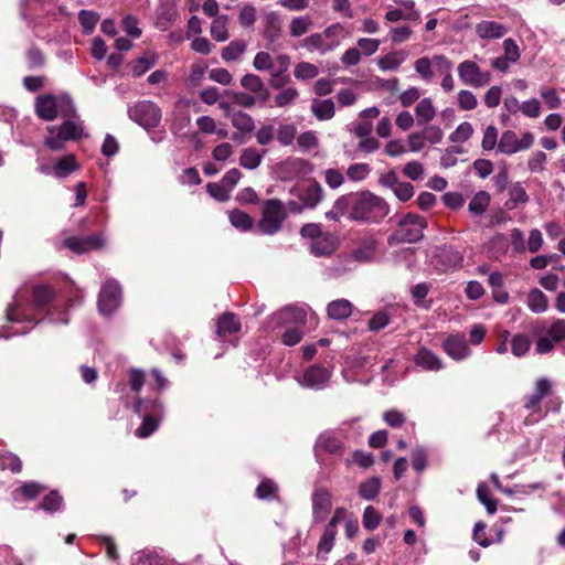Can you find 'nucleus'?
Masks as SVG:
<instances>
[{
  "instance_id": "nucleus-1",
  "label": "nucleus",
  "mask_w": 565,
  "mask_h": 565,
  "mask_svg": "<svg viewBox=\"0 0 565 565\" xmlns=\"http://www.w3.org/2000/svg\"><path fill=\"white\" fill-rule=\"evenodd\" d=\"M46 311L45 318L52 323L68 322L67 311L62 309L55 291L46 285H36L32 291V300L24 292H18L13 302L7 308V319L13 323H26L28 327L15 329L11 335L26 334L41 320L38 315Z\"/></svg>"
},
{
  "instance_id": "nucleus-58",
  "label": "nucleus",
  "mask_w": 565,
  "mask_h": 565,
  "mask_svg": "<svg viewBox=\"0 0 565 565\" xmlns=\"http://www.w3.org/2000/svg\"><path fill=\"white\" fill-rule=\"evenodd\" d=\"M297 134V128L294 124L280 125L277 130V140L281 146H290Z\"/></svg>"
},
{
  "instance_id": "nucleus-35",
  "label": "nucleus",
  "mask_w": 565,
  "mask_h": 565,
  "mask_svg": "<svg viewBox=\"0 0 565 565\" xmlns=\"http://www.w3.org/2000/svg\"><path fill=\"white\" fill-rule=\"evenodd\" d=\"M79 166L74 154H67L58 159L53 166V174L58 179H64L72 172L78 170Z\"/></svg>"
},
{
  "instance_id": "nucleus-44",
  "label": "nucleus",
  "mask_w": 565,
  "mask_h": 565,
  "mask_svg": "<svg viewBox=\"0 0 565 565\" xmlns=\"http://www.w3.org/2000/svg\"><path fill=\"white\" fill-rule=\"evenodd\" d=\"M431 288H433V284L427 282V281L418 282L415 286H413L411 289V294H412L414 305L417 307H423L425 309H428L430 307V302L426 305L425 298L427 297V295L429 294Z\"/></svg>"
},
{
  "instance_id": "nucleus-9",
  "label": "nucleus",
  "mask_w": 565,
  "mask_h": 565,
  "mask_svg": "<svg viewBox=\"0 0 565 565\" xmlns=\"http://www.w3.org/2000/svg\"><path fill=\"white\" fill-rule=\"evenodd\" d=\"M331 376V369L315 363L306 367L302 373L297 374L295 379L301 387L312 391H322L329 386Z\"/></svg>"
},
{
  "instance_id": "nucleus-45",
  "label": "nucleus",
  "mask_w": 565,
  "mask_h": 565,
  "mask_svg": "<svg viewBox=\"0 0 565 565\" xmlns=\"http://www.w3.org/2000/svg\"><path fill=\"white\" fill-rule=\"evenodd\" d=\"M247 43L243 40L232 41L227 46L222 49L221 56L226 62L237 60L246 50Z\"/></svg>"
},
{
  "instance_id": "nucleus-14",
  "label": "nucleus",
  "mask_w": 565,
  "mask_h": 565,
  "mask_svg": "<svg viewBox=\"0 0 565 565\" xmlns=\"http://www.w3.org/2000/svg\"><path fill=\"white\" fill-rule=\"evenodd\" d=\"M345 445L340 436L332 430L321 433L315 443V456L321 460L323 455L341 457L344 454Z\"/></svg>"
},
{
  "instance_id": "nucleus-51",
  "label": "nucleus",
  "mask_w": 565,
  "mask_h": 565,
  "mask_svg": "<svg viewBox=\"0 0 565 565\" xmlns=\"http://www.w3.org/2000/svg\"><path fill=\"white\" fill-rule=\"evenodd\" d=\"M99 20V15L89 10H81L78 13V21L82 26L83 33L89 35L94 32L95 26Z\"/></svg>"
},
{
  "instance_id": "nucleus-63",
  "label": "nucleus",
  "mask_w": 565,
  "mask_h": 565,
  "mask_svg": "<svg viewBox=\"0 0 565 565\" xmlns=\"http://www.w3.org/2000/svg\"><path fill=\"white\" fill-rule=\"evenodd\" d=\"M411 459H412L413 469L415 471L422 472V471H424L426 469V467H427V451H426V449L423 446H417L412 451Z\"/></svg>"
},
{
  "instance_id": "nucleus-56",
  "label": "nucleus",
  "mask_w": 565,
  "mask_h": 565,
  "mask_svg": "<svg viewBox=\"0 0 565 565\" xmlns=\"http://www.w3.org/2000/svg\"><path fill=\"white\" fill-rule=\"evenodd\" d=\"M381 520H382V515L374 507L367 505L364 509L363 515H362V523L366 530H369V531L375 530L380 525Z\"/></svg>"
},
{
  "instance_id": "nucleus-16",
  "label": "nucleus",
  "mask_w": 565,
  "mask_h": 565,
  "mask_svg": "<svg viewBox=\"0 0 565 565\" xmlns=\"http://www.w3.org/2000/svg\"><path fill=\"white\" fill-rule=\"evenodd\" d=\"M61 106L66 108L62 102V96L57 99L53 94H44L35 99V113L41 119L46 121L54 120L57 114L61 115Z\"/></svg>"
},
{
  "instance_id": "nucleus-48",
  "label": "nucleus",
  "mask_w": 565,
  "mask_h": 565,
  "mask_svg": "<svg viewBox=\"0 0 565 565\" xmlns=\"http://www.w3.org/2000/svg\"><path fill=\"white\" fill-rule=\"evenodd\" d=\"M211 36L217 42H224L228 39L227 17H216L211 24Z\"/></svg>"
},
{
  "instance_id": "nucleus-28",
  "label": "nucleus",
  "mask_w": 565,
  "mask_h": 565,
  "mask_svg": "<svg viewBox=\"0 0 565 565\" xmlns=\"http://www.w3.org/2000/svg\"><path fill=\"white\" fill-rule=\"evenodd\" d=\"M337 238L333 235L322 234L318 239L311 241L310 252L317 257L330 256L337 249Z\"/></svg>"
},
{
  "instance_id": "nucleus-4",
  "label": "nucleus",
  "mask_w": 565,
  "mask_h": 565,
  "mask_svg": "<svg viewBox=\"0 0 565 565\" xmlns=\"http://www.w3.org/2000/svg\"><path fill=\"white\" fill-rule=\"evenodd\" d=\"M390 213V204L370 192H354L353 211L349 218L359 223L380 224Z\"/></svg>"
},
{
  "instance_id": "nucleus-62",
  "label": "nucleus",
  "mask_w": 565,
  "mask_h": 565,
  "mask_svg": "<svg viewBox=\"0 0 565 565\" xmlns=\"http://www.w3.org/2000/svg\"><path fill=\"white\" fill-rule=\"evenodd\" d=\"M299 96L295 87H287L275 96V105L277 107H286L291 105Z\"/></svg>"
},
{
  "instance_id": "nucleus-40",
  "label": "nucleus",
  "mask_w": 565,
  "mask_h": 565,
  "mask_svg": "<svg viewBox=\"0 0 565 565\" xmlns=\"http://www.w3.org/2000/svg\"><path fill=\"white\" fill-rule=\"evenodd\" d=\"M381 486V479L379 477H372L360 483L359 494L362 499L372 501L379 495Z\"/></svg>"
},
{
  "instance_id": "nucleus-21",
  "label": "nucleus",
  "mask_w": 565,
  "mask_h": 565,
  "mask_svg": "<svg viewBox=\"0 0 565 565\" xmlns=\"http://www.w3.org/2000/svg\"><path fill=\"white\" fill-rule=\"evenodd\" d=\"M339 44V40L326 41L321 33H312L302 41V47L309 52H318L321 55L333 51Z\"/></svg>"
},
{
  "instance_id": "nucleus-53",
  "label": "nucleus",
  "mask_w": 565,
  "mask_h": 565,
  "mask_svg": "<svg viewBox=\"0 0 565 565\" xmlns=\"http://www.w3.org/2000/svg\"><path fill=\"white\" fill-rule=\"evenodd\" d=\"M278 491L277 484L270 479H263L256 488V497L260 500H273Z\"/></svg>"
},
{
  "instance_id": "nucleus-6",
  "label": "nucleus",
  "mask_w": 565,
  "mask_h": 565,
  "mask_svg": "<svg viewBox=\"0 0 565 565\" xmlns=\"http://www.w3.org/2000/svg\"><path fill=\"white\" fill-rule=\"evenodd\" d=\"M397 230L392 234L391 238L397 243H418L424 237V231L427 228L425 217L408 212L397 221Z\"/></svg>"
},
{
  "instance_id": "nucleus-29",
  "label": "nucleus",
  "mask_w": 565,
  "mask_h": 565,
  "mask_svg": "<svg viewBox=\"0 0 565 565\" xmlns=\"http://www.w3.org/2000/svg\"><path fill=\"white\" fill-rule=\"evenodd\" d=\"M241 330L238 318L232 312L221 315L216 320V333L218 337L237 333Z\"/></svg>"
},
{
  "instance_id": "nucleus-38",
  "label": "nucleus",
  "mask_w": 565,
  "mask_h": 565,
  "mask_svg": "<svg viewBox=\"0 0 565 565\" xmlns=\"http://www.w3.org/2000/svg\"><path fill=\"white\" fill-rule=\"evenodd\" d=\"M175 15L177 10L173 4H161L157 10L156 26L161 31L168 30Z\"/></svg>"
},
{
  "instance_id": "nucleus-47",
  "label": "nucleus",
  "mask_w": 565,
  "mask_h": 565,
  "mask_svg": "<svg viewBox=\"0 0 565 565\" xmlns=\"http://www.w3.org/2000/svg\"><path fill=\"white\" fill-rule=\"evenodd\" d=\"M232 125L237 130L245 134L252 132L255 129V121L253 117L244 111H237L233 114Z\"/></svg>"
},
{
  "instance_id": "nucleus-24",
  "label": "nucleus",
  "mask_w": 565,
  "mask_h": 565,
  "mask_svg": "<svg viewBox=\"0 0 565 565\" xmlns=\"http://www.w3.org/2000/svg\"><path fill=\"white\" fill-rule=\"evenodd\" d=\"M398 308L395 306H386L375 311L367 322V329L372 332H379L386 328L393 320Z\"/></svg>"
},
{
  "instance_id": "nucleus-61",
  "label": "nucleus",
  "mask_w": 565,
  "mask_h": 565,
  "mask_svg": "<svg viewBox=\"0 0 565 565\" xmlns=\"http://www.w3.org/2000/svg\"><path fill=\"white\" fill-rule=\"evenodd\" d=\"M354 192L339 196L332 207L341 217L353 211Z\"/></svg>"
},
{
  "instance_id": "nucleus-5",
  "label": "nucleus",
  "mask_w": 565,
  "mask_h": 565,
  "mask_svg": "<svg viewBox=\"0 0 565 565\" xmlns=\"http://www.w3.org/2000/svg\"><path fill=\"white\" fill-rule=\"evenodd\" d=\"M134 412L142 417L141 425L136 429V436L147 438L159 427L164 408L158 398H137L132 405Z\"/></svg>"
},
{
  "instance_id": "nucleus-39",
  "label": "nucleus",
  "mask_w": 565,
  "mask_h": 565,
  "mask_svg": "<svg viewBox=\"0 0 565 565\" xmlns=\"http://www.w3.org/2000/svg\"><path fill=\"white\" fill-rule=\"evenodd\" d=\"M530 200L525 188L521 182H515L509 190V200L505 202V206L509 210L515 209L519 204H525Z\"/></svg>"
},
{
  "instance_id": "nucleus-31",
  "label": "nucleus",
  "mask_w": 565,
  "mask_h": 565,
  "mask_svg": "<svg viewBox=\"0 0 565 565\" xmlns=\"http://www.w3.org/2000/svg\"><path fill=\"white\" fill-rule=\"evenodd\" d=\"M416 121L418 126L429 124L436 116V108L429 97L422 98L415 107Z\"/></svg>"
},
{
  "instance_id": "nucleus-43",
  "label": "nucleus",
  "mask_w": 565,
  "mask_h": 565,
  "mask_svg": "<svg viewBox=\"0 0 565 565\" xmlns=\"http://www.w3.org/2000/svg\"><path fill=\"white\" fill-rule=\"evenodd\" d=\"M231 224L242 232H247L253 228L254 221L245 212L241 210H233L228 213Z\"/></svg>"
},
{
  "instance_id": "nucleus-23",
  "label": "nucleus",
  "mask_w": 565,
  "mask_h": 565,
  "mask_svg": "<svg viewBox=\"0 0 565 565\" xmlns=\"http://www.w3.org/2000/svg\"><path fill=\"white\" fill-rule=\"evenodd\" d=\"M298 198L302 207L313 209L323 198V189L317 181L311 182L309 185L299 190Z\"/></svg>"
},
{
  "instance_id": "nucleus-42",
  "label": "nucleus",
  "mask_w": 565,
  "mask_h": 565,
  "mask_svg": "<svg viewBox=\"0 0 565 565\" xmlns=\"http://www.w3.org/2000/svg\"><path fill=\"white\" fill-rule=\"evenodd\" d=\"M548 300L543 291L532 289L527 295V307L532 312L541 313L547 309Z\"/></svg>"
},
{
  "instance_id": "nucleus-36",
  "label": "nucleus",
  "mask_w": 565,
  "mask_h": 565,
  "mask_svg": "<svg viewBox=\"0 0 565 565\" xmlns=\"http://www.w3.org/2000/svg\"><path fill=\"white\" fill-rule=\"evenodd\" d=\"M408 57L405 50L395 51L379 58L377 65L382 71H396Z\"/></svg>"
},
{
  "instance_id": "nucleus-55",
  "label": "nucleus",
  "mask_w": 565,
  "mask_h": 565,
  "mask_svg": "<svg viewBox=\"0 0 565 565\" xmlns=\"http://www.w3.org/2000/svg\"><path fill=\"white\" fill-rule=\"evenodd\" d=\"M318 74L319 68L309 62H300L295 66L294 70L295 77L301 81L315 78Z\"/></svg>"
},
{
  "instance_id": "nucleus-19",
  "label": "nucleus",
  "mask_w": 565,
  "mask_h": 565,
  "mask_svg": "<svg viewBox=\"0 0 565 565\" xmlns=\"http://www.w3.org/2000/svg\"><path fill=\"white\" fill-rule=\"evenodd\" d=\"M331 494L326 488H317L312 493V519L316 523L326 520L331 511Z\"/></svg>"
},
{
  "instance_id": "nucleus-57",
  "label": "nucleus",
  "mask_w": 565,
  "mask_h": 565,
  "mask_svg": "<svg viewBox=\"0 0 565 565\" xmlns=\"http://www.w3.org/2000/svg\"><path fill=\"white\" fill-rule=\"evenodd\" d=\"M478 500L484 505L489 514H494L498 508V501L490 497L486 484H479L477 488Z\"/></svg>"
},
{
  "instance_id": "nucleus-3",
  "label": "nucleus",
  "mask_w": 565,
  "mask_h": 565,
  "mask_svg": "<svg viewBox=\"0 0 565 565\" xmlns=\"http://www.w3.org/2000/svg\"><path fill=\"white\" fill-rule=\"evenodd\" d=\"M306 320V309L296 306H286L266 320L265 328L280 333L281 342L285 345L294 347L302 340V328Z\"/></svg>"
},
{
  "instance_id": "nucleus-22",
  "label": "nucleus",
  "mask_w": 565,
  "mask_h": 565,
  "mask_svg": "<svg viewBox=\"0 0 565 565\" xmlns=\"http://www.w3.org/2000/svg\"><path fill=\"white\" fill-rule=\"evenodd\" d=\"M414 363L424 371H439L444 369V363L431 350L423 347L414 355Z\"/></svg>"
},
{
  "instance_id": "nucleus-2",
  "label": "nucleus",
  "mask_w": 565,
  "mask_h": 565,
  "mask_svg": "<svg viewBox=\"0 0 565 565\" xmlns=\"http://www.w3.org/2000/svg\"><path fill=\"white\" fill-rule=\"evenodd\" d=\"M62 102L66 106V108L61 106L63 122L60 126L47 127V136L44 141L45 146L53 151L62 150L66 141H77L89 136L85 131L84 121L78 116L71 96L62 95Z\"/></svg>"
},
{
  "instance_id": "nucleus-13",
  "label": "nucleus",
  "mask_w": 565,
  "mask_h": 565,
  "mask_svg": "<svg viewBox=\"0 0 565 565\" xmlns=\"http://www.w3.org/2000/svg\"><path fill=\"white\" fill-rule=\"evenodd\" d=\"M122 290L119 282L114 279H107L98 295V310L103 316L113 315L121 303Z\"/></svg>"
},
{
  "instance_id": "nucleus-18",
  "label": "nucleus",
  "mask_w": 565,
  "mask_h": 565,
  "mask_svg": "<svg viewBox=\"0 0 565 565\" xmlns=\"http://www.w3.org/2000/svg\"><path fill=\"white\" fill-rule=\"evenodd\" d=\"M443 349L446 354L455 361H463L471 355L466 337L460 333L449 334L443 341Z\"/></svg>"
},
{
  "instance_id": "nucleus-46",
  "label": "nucleus",
  "mask_w": 565,
  "mask_h": 565,
  "mask_svg": "<svg viewBox=\"0 0 565 565\" xmlns=\"http://www.w3.org/2000/svg\"><path fill=\"white\" fill-rule=\"evenodd\" d=\"M63 505V497L57 491H51L44 495L39 504V509L47 513H54L61 510Z\"/></svg>"
},
{
  "instance_id": "nucleus-64",
  "label": "nucleus",
  "mask_w": 565,
  "mask_h": 565,
  "mask_svg": "<svg viewBox=\"0 0 565 565\" xmlns=\"http://www.w3.org/2000/svg\"><path fill=\"white\" fill-rule=\"evenodd\" d=\"M253 65L257 71L270 73L274 68V60L268 52L260 51L255 55Z\"/></svg>"
},
{
  "instance_id": "nucleus-26",
  "label": "nucleus",
  "mask_w": 565,
  "mask_h": 565,
  "mask_svg": "<svg viewBox=\"0 0 565 565\" xmlns=\"http://www.w3.org/2000/svg\"><path fill=\"white\" fill-rule=\"evenodd\" d=\"M435 67L438 73L444 77L441 79V87L445 92L449 93L455 87L454 77L451 75L452 62L445 55H434Z\"/></svg>"
},
{
  "instance_id": "nucleus-37",
  "label": "nucleus",
  "mask_w": 565,
  "mask_h": 565,
  "mask_svg": "<svg viewBox=\"0 0 565 565\" xmlns=\"http://www.w3.org/2000/svg\"><path fill=\"white\" fill-rule=\"evenodd\" d=\"M491 196L487 191L477 192L468 204V211L472 216H481L489 207Z\"/></svg>"
},
{
  "instance_id": "nucleus-33",
  "label": "nucleus",
  "mask_w": 565,
  "mask_h": 565,
  "mask_svg": "<svg viewBox=\"0 0 565 565\" xmlns=\"http://www.w3.org/2000/svg\"><path fill=\"white\" fill-rule=\"evenodd\" d=\"M281 31V20L277 12L271 11L265 17L264 38L274 43L278 40Z\"/></svg>"
},
{
  "instance_id": "nucleus-60",
  "label": "nucleus",
  "mask_w": 565,
  "mask_h": 565,
  "mask_svg": "<svg viewBox=\"0 0 565 565\" xmlns=\"http://www.w3.org/2000/svg\"><path fill=\"white\" fill-rule=\"evenodd\" d=\"M146 374L141 369L130 367L128 372V384L130 390L139 394L145 384Z\"/></svg>"
},
{
  "instance_id": "nucleus-34",
  "label": "nucleus",
  "mask_w": 565,
  "mask_h": 565,
  "mask_svg": "<svg viewBox=\"0 0 565 565\" xmlns=\"http://www.w3.org/2000/svg\"><path fill=\"white\" fill-rule=\"evenodd\" d=\"M266 154L267 150L260 152L254 147L245 148L241 153L239 164L244 169L255 170L260 166Z\"/></svg>"
},
{
  "instance_id": "nucleus-41",
  "label": "nucleus",
  "mask_w": 565,
  "mask_h": 565,
  "mask_svg": "<svg viewBox=\"0 0 565 565\" xmlns=\"http://www.w3.org/2000/svg\"><path fill=\"white\" fill-rule=\"evenodd\" d=\"M498 151L504 154H514L519 152L518 137L512 130H505L502 132L499 142Z\"/></svg>"
},
{
  "instance_id": "nucleus-7",
  "label": "nucleus",
  "mask_w": 565,
  "mask_h": 565,
  "mask_svg": "<svg viewBox=\"0 0 565 565\" xmlns=\"http://www.w3.org/2000/svg\"><path fill=\"white\" fill-rule=\"evenodd\" d=\"M287 213L284 203L278 199H268L264 202L262 209V217L257 224L259 233L265 235H274L281 227Z\"/></svg>"
},
{
  "instance_id": "nucleus-15",
  "label": "nucleus",
  "mask_w": 565,
  "mask_h": 565,
  "mask_svg": "<svg viewBox=\"0 0 565 565\" xmlns=\"http://www.w3.org/2000/svg\"><path fill=\"white\" fill-rule=\"evenodd\" d=\"M458 76L465 85L472 87H483L490 79L489 72H482L473 61L466 60L458 65Z\"/></svg>"
},
{
  "instance_id": "nucleus-27",
  "label": "nucleus",
  "mask_w": 565,
  "mask_h": 565,
  "mask_svg": "<svg viewBox=\"0 0 565 565\" xmlns=\"http://www.w3.org/2000/svg\"><path fill=\"white\" fill-rule=\"evenodd\" d=\"M508 32V28L499 22L483 20L476 25V33L481 39H501Z\"/></svg>"
},
{
  "instance_id": "nucleus-10",
  "label": "nucleus",
  "mask_w": 565,
  "mask_h": 565,
  "mask_svg": "<svg viewBox=\"0 0 565 565\" xmlns=\"http://www.w3.org/2000/svg\"><path fill=\"white\" fill-rule=\"evenodd\" d=\"M380 238L370 232L362 234L350 253V257L360 264H371L379 259Z\"/></svg>"
},
{
  "instance_id": "nucleus-52",
  "label": "nucleus",
  "mask_w": 565,
  "mask_h": 565,
  "mask_svg": "<svg viewBox=\"0 0 565 565\" xmlns=\"http://www.w3.org/2000/svg\"><path fill=\"white\" fill-rule=\"evenodd\" d=\"M433 65L435 66L434 56L431 58L423 56L416 60L414 63L415 71L419 74L422 79L427 83H429L434 77L431 70Z\"/></svg>"
},
{
  "instance_id": "nucleus-59",
  "label": "nucleus",
  "mask_w": 565,
  "mask_h": 565,
  "mask_svg": "<svg viewBox=\"0 0 565 565\" xmlns=\"http://www.w3.org/2000/svg\"><path fill=\"white\" fill-rule=\"evenodd\" d=\"M371 172L367 163H353L347 170V175L350 180L360 182L365 180Z\"/></svg>"
},
{
  "instance_id": "nucleus-30",
  "label": "nucleus",
  "mask_w": 565,
  "mask_h": 565,
  "mask_svg": "<svg viewBox=\"0 0 565 565\" xmlns=\"http://www.w3.org/2000/svg\"><path fill=\"white\" fill-rule=\"evenodd\" d=\"M542 398L534 393L524 398V408L530 412V416L525 418L526 425H532L543 419L547 415L546 412H542Z\"/></svg>"
},
{
  "instance_id": "nucleus-49",
  "label": "nucleus",
  "mask_w": 565,
  "mask_h": 565,
  "mask_svg": "<svg viewBox=\"0 0 565 565\" xmlns=\"http://www.w3.org/2000/svg\"><path fill=\"white\" fill-rule=\"evenodd\" d=\"M510 347L512 354L514 356L521 358L529 352L531 348V341L525 334H514L510 339Z\"/></svg>"
},
{
  "instance_id": "nucleus-12",
  "label": "nucleus",
  "mask_w": 565,
  "mask_h": 565,
  "mask_svg": "<svg viewBox=\"0 0 565 565\" xmlns=\"http://www.w3.org/2000/svg\"><path fill=\"white\" fill-rule=\"evenodd\" d=\"M129 118L145 129L154 128L161 120V109L150 100H141L128 108Z\"/></svg>"
},
{
  "instance_id": "nucleus-25",
  "label": "nucleus",
  "mask_w": 565,
  "mask_h": 565,
  "mask_svg": "<svg viewBox=\"0 0 565 565\" xmlns=\"http://www.w3.org/2000/svg\"><path fill=\"white\" fill-rule=\"evenodd\" d=\"M353 303L344 298L335 299L327 305V316L334 321H343L353 312Z\"/></svg>"
},
{
  "instance_id": "nucleus-20",
  "label": "nucleus",
  "mask_w": 565,
  "mask_h": 565,
  "mask_svg": "<svg viewBox=\"0 0 565 565\" xmlns=\"http://www.w3.org/2000/svg\"><path fill=\"white\" fill-rule=\"evenodd\" d=\"M54 0H20V13L24 20L40 18L53 11Z\"/></svg>"
},
{
  "instance_id": "nucleus-50",
  "label": "nucleus",
  "mask_w": 565,
  "mask_h": 565,
  "mask_svg": "<svg viewBox=\"0 0 565 565\" xmlns=\"http://www.w3.org/2000/svg\"><path fill=\"white\" fill-rule=\"evenodd\" d=\"M312 24L309 15L296 17L290 21L289 33L292 38H300L308 32Z\"/></svg>"
},
{
  "instance_id": "nucleus-11",
  "label": "nucleus",
  "mask_w": 565,
  "mask_h": 565,
  "mask_svg": "<svg viewBox=\"0 0 565 565\" xmlns=\"http://www.w3.org/2000/svg\"><path fill=\"white\" fill-rule=\"evenodd\" d=\"M433 264L438 274L454 273L462 267L463 255L455 246L445 244L436 247Z\"/></svg>"
},
{
  "instance_id": "nucleus-8",
  "label": "nucleus",
  "mask_w": 565,
  "mask_h": 565,
  "mask_svg": "<svg viewBox=\"0 0 565 565\" xmlns=\"http://www.w3.org/2000/svg\"><path fill=\"white\" fill-rule=\"evenodd\" d=\"M369 364V358L361 353L348 354L341 371L344 381L367 385L373 379V375L367 372Z\"/></svg>"
},
{
  "instance_id": "nucleus-17",
  "label": "nucleus",
  "mask_w": 565,
  "mask_h": 565,
  "mask_svg": "<svg viewBox=\"0 0 565 565\" xmlns=\"http://www.w3.org/2000/svg\"><path fill=\"white\" fill-rule=\"evenodd\" d=\"M64 245L76 254H84L89 250H99L105 245L102 234H93L88 236H70L65 238Z\"/></svg>"
},
{
  "instance_id": "nucleus-32",
  "label": "nucleus",
  "mask_w": 565,
  "mask_h": 565,
  "mask_svg": "<svg viewBox=\"0 0 565 565\" xmlns=\"http://www.w3.org/2000/svg\"><path fill=\"white\" fill-rule=\"evenodd\" d=\"M311 111L318 120H329L335 114L334 102L331 98H315L311 102Z\"/></svg>"
},
{
  "instance_id": "nucleus-54",
  "label": "nucleus",
  "mask_w": 565,
  "mask_h": 565,
  "mask_svg": "<svg viewBox=\"0 0 565 565\" xmlns=\"http://www.w3.org/2000/svg\"><path fill=\"white\" fill-rule=\"evenodd\" d=\"M473 135V127L470 122H461L450 135L449 140L454 143H463Z\"/></svg>"
}]
</instances>
